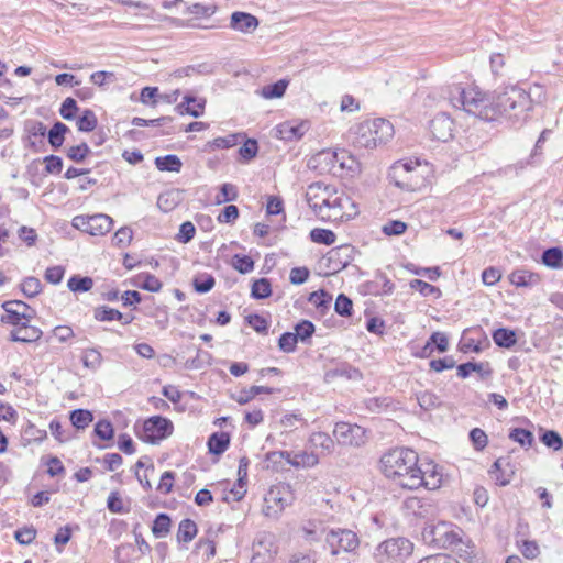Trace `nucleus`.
<instances>
[{
	"mask_svg": "<svg viewBox=\"0 0 563 563\" xmlns=\"http://www.w3.org/2000/svg\"><path fill=\"white\" fill-rule=\"evenodd\" d=\"M450 102L484 121H497L506 118L514 122L526 121L532 110L529 92L518 86H508L489 95L478 87L462 88L454 86L450 90Z\"/></svg>",
	"mask_w": 563,
	"mask_h": 563,
	"instance_id": "nucleus-1",
	"label": "nucleus"
},
{
	"mask_svg": "<svg viewBox=\"0 0 563 563\" xmlns=\"http://www.w3.org/2000/svg\"><path fill=\"white\" fill-rule=\"evenodd\" d=\"M418 454L407 448H396L385 453L380 459L384 475L405 489L421 487Z\"/></svg>",
	"mask_w": 563,
	"mask_h": 563,
	"instance_id": "nucleus-2",
	"label": "nucleus"
},
{
	"mask_svg": "<svg viewBox=\"0 0 563 563\" xmlns=\"http://www.w3.org/2000/svg\"><path fill=\"white\" fill-rule=\"evenodd\" d=\"M426 169L418 161H398L389 168L388 178L402 190L417 191L427 186Z\"/></svg>",
	"mask_w": 563,
	"mask_h": 563,
	"instance_id": "nucleus-3",
	"label": "nucleus"
},
{
	"mask_svg": "<svg viewBox=\"0 0 563 563\" xmlns=\"http://www.w3.org/2000/svg\"><path fill=\"white\" fill-rule=\"evenodd\" d=\"M393 124L385 119L377 118L360 123L355 129L354 144L358 147L373 148L385 144L394 136Z\"/></svg>",
	"mask_w": 563,
	"mask_h": 563,
	"instance_id": "nucleus-4",
	"label": "nucleus"
},
{
	"mask_svg": "<svg viewBox=\"0 0 563 563\" xmlns=\"http://www.w3.org/2000/svg\"><path fill=\"white\" fill-rule=\"evenodd\" d=\"M413 543L406 538H390L379 543L374 551L377 563H405L412 554Z\"/></svg>",
	"mask_w": 563,
	"mask_h": 563,
	"instance_id": "nucleus-5",
	"label": "nucleus"
},
{
	"mask_svg": "<svg viewBox=\"0 0 563 563\" xmlns=\"http://www.w3.org/2000/svg\"><path fill=\"white\" fill-rule=\"evenodd\" d=\"M460 530L453 529L451 523L441 521L437 525H428L423 528L424 542L437 548L446 549L462 542Z\"/></svg>",
	"mask_w": 563,
	"mask_h": 563,
	"instance_id": "nucleus-6",
	"label": "nucleus"
},
{
	"mask_svg": "<svg viewBox=\"0 0 563 563\" xmlns=\"http://www.w3.org/2000/svg\"><path fill=\"white\" fill-rule=\"evenodd\" d=\"M325 543L332 555L341 552L352 553L360 547V538L350 529H331L325 534Z\"/></svg>",
	"mask_w": 563,
	"mask_h": 563,
	"instance_id": "nucleus-7",
	"label": "nucleus"
},
{
	"mask_svg": "<svg viewBox=\"0 0 563 563\" xmlns=\"http://www.w3.org/2000/svg\"><path fill=\"white\" fill-rule=\"evenodd\" d=\"M329 214L328 221H347L358 214L357 205L349 195L336 188L332 199V209L325 210Z\"/></svg>",
	"mask_w": 563,
	"mask_h": 563,
	"instance_id": "nucleus-8",
	"label": "nucleus"
},
{
	"mask_svg": "<svg viewBox=\"0 0 563 563\" xmlns=\"http://www.w3.org/2000/svg\"><path fill=\"white\" fill-rule=\"evenodd\" d=\"M113 220L103 213L93 216H77L73 219V225L90 235H104L112 229Z\"/></svg>",
	"mask_w": 563,
	"mask_h": 563,
	"instance_id": "nucleus-9",
	"label": "nucleus"
},
{
	"mask_svg": "<svg viewBox=\"0 0 563 563\" xmlns=\"http://www.w3.org/2000/svg\"><path fill=\"white\" fill-rule=\"evenodd\" d=\"M340 150H322L314 154L308 162V166L319 174H331L339 177Z\"/></svg>",
	"mask_w": 563,
	"mask_h": 563,
	"instance_id": "nucleus-10",
	"label": "nucleus"
},
{
	"mask_svg": "<svg viewBox=\"0 0 563 563\" xmlns=\"http://www.w3.org/2000/svg\"><path fill=\"white\" fill-rule=\"evenodd\" d=\"M173 430L172 422L161 416H154L145 420L143 423V441L148 443H155L169 435Z\"/></svg>",
	"mask_w": 563,
	"mask_h": 563,
	"instance_id": "nucleus-11",
	"label": "nucleus"
},
{
	"mask_svg": "<svg viewBox=\"0 0 563 563\" xmlns=\"http://www.w3.org/2000/svg\"><path fill=\"white\" fill-rule=\"evenodd\" d=\"M291 503V493L289 486L282 485L269 489L265 497V514L266 516L276 517L282 512L285 507Z\"/></svg>",
	"mask_w": 563,
	"mask_h": 563,
	"instance_id": "nucleus-12",
	"label": "nucleus"
},
{
	"mask_svg": "<svg viewBox=\"0 0 563 563\" xmlns=\"http://www.w3.org/2000/svg\"><path fill=\"white\" fill-rule=\"evenodd\" d=\"M333 435L339 444L360 446L365 443V430L357 424L338 422Z\"/></svg>",
	"mask_w": 563,
	"mask_h": 563,
	"instance_id": "nucleus-13",
	"label": "nucleus"
},
{
	"mask_svg": "<svg viewBox=\"0 0 563 563\" xmlns=\"http://www.w3.org/2000/svg\"><path fill=\"white\" fill-rule=\"evenodd\" d=\"M5 314L1 317V321L12 325L22 324L33 318V310L25 302L20 300H10L2 303Z\"/></svg>",
	"mask_w": 563,
	"mask_h": 563,
	"instance_id": "nucleus-14",
	"label": "nucleus"
},
{
	"mask_svg": "<svg viewBox=\"0 0 563 563\" xmlns=\"http://www.w3.org/2000/svg\"><path fill=\"white\" fill-rule=\"evenodd\" d=\"M429 128L435 140L446 142L453 136L454 122L449 114L440 112L430 121Z\"/></svg>",
	"mask_w": 563,
	"mask_h": 563,
	"instance_id": "nucleus-15",
	"label": "nucleus"
},
{
	"mask_svg": "<svg viewBox=\"0 0 563 563\" xmlns=\"http://www.w3.org/2000/svg\"><path fill=\"white\" fill-rule=\"evenodd\" d=\"M258 19L247 12L235 11L231 14L229 26L244 34L253 33L258 26Z\"/></svg>",
	"mask_w": 563,
	"mask_h": 563,
	"instance_id": "nucleus-16",
	"label": "nucleus"
},
{
	"mask_svg": "<svg viewBox=\"0 0 563 563\" xmlns=\"http://www.w3.org/2000/svg\"><path fill=\"white\" fill-rule=\"evenodd\" d=\"M307 122H283L276 126V136L280 140L292 142L300 140L308 131Z\"/></svg>",
	"mask_w": 563,
	"mask_h": 563,
	"instance_id": "nucleus-17",
	"label": "nucleus"
},
{
	"mask_svg": "<svg viewBox=\"0 0 563 563\" xmlns=\"http://www.w3.org/2000/svg\"><path fill=\"white\" fill-rule=\"evenodd\" d=\"M272 547V536H264L254 542L251 563H272L275 552Z\"/></svg>",
	"mask_w": 563,
	"mask_h": 563,
	"instance_id": "nucleus-18",
	"label": "nucleus"
},
{
	"mask_svg": "<svg viewBox=\"0 0 563 563\" xmlns=\"http://www.w3.org/2000/svg\"><path fill=\"white\" fill-rule=\"evenodd\" d=\"M331 187V185H325L322 181L312 183L308 186L306 191V201L313 212H316V209L320 208L325 201L324 198Z\"/></svg>",
	"mask_w": 563,
	"mask_h": 563,
	"instance_id": "nucleus-19",
	"label": "nucleus"
},
{
	"mask_svg": "<svg viewBox=\"0 0 563 563\" xmlns=\"http://www.w3.org/2000/svg\"><path fill=\"white\" fill-rule=\"evenodd\" d=\"M30 321H25L22 324L15 325L16 328L11 331V340L14 342L31 343L40 340L42 331L29 324Z\"/></svg>",
	"mask_w": 563,
	"mask_h": 563,
	"instance_id": "nucleus-20",
	"label": "nucleus"
},
{
	"mask_svg": "<svg viewBox=\"0 0 563 563\" xmlns=\"http://www.w3.org/2000/svg\"><path fill=\"white\" fill-rule=\"evenodd\" d=\"M206 106L205 99H197L192 96H185L184 101L176 106V111L184 115L189 114L194 118L202 115Z\"/></svg>",
	"mask_w": 563,
	"mask_h": 563,
	"instance_id": "nucleus-21",
	"label": "nucleus"
},
{
	"mask_svg": "<svg viewBox=\"0 0 563 563\" xmlns=\"http://www.w3.org/2000/svg\"><path fill=\"white\" fill-rule=\"evenodd\" d=\"M352 253L353 249L350 245H341L335 249H332L328 253V261L330 263H333L334 271H340L346 267L349 263L352 261Z\"/></svg>",
	"mask_w": 563,
	"mask_h": 563,
	"instance_id": "nucleus-22",
	"label": "nucleus"
},
{
	"mask_svg": "<svg viewBox=\"0 0 563 563\" xmlns=\"http://www.w3.org/2000/svg\"><path fill=\"white\" fill-rule=\"evenodd\" d=\"M420 477L422 479L421 487L429 490L437 489L441 486L442 475L438 471L437 465L428 464L426 470L420 467Z\"/></svg>",
	"mask_w": 563,
	"mask_h": 563,
	"instance_id": "nucleus-23",
	"label": "nucleus"
},
{
	"mask_svg": "<svg viewBox=\"0 0 563 563\" xmlns=\"http://www.w3.org/2000/svg\"><path fill=\"white\" fill-rule=\"evenodd\" d=\"M336 377H345L347 379L358 380L362 378V374L357 368L346 364H342L333 369H329L324 374V380L327 383L333 382Z\"/></svg>",
	"mask_w": 563,
	"mask_h": 563,
	"instance_id": "nucleus-24",
	"label": "nucleus"
},
{
	"mask_svg": "<svg viewBox=\"0 0 563 563\" xmlns=\"http://www.w3.org/2000/svg\"><path fill=\"white\" fill-rule=\"evenodd\" d=\"M288 464L294 467L309 468L319 464V455L314 452L301 451L298 453H290Z\"/></svg>",
	"mask_w": 563,
	"mask_h": 563,
	"instance_id": "nucleus-25",
	"label": "nucleus"
},
{
	"mask_svg": "<svg viewBox=\"0 0 563 563\" xmlns=\"http://www.w3.org/2000/svg\"><path fill=\"white\" fill-rule=\"evenodd\" d=\"M301 530L305 539L309 542L319 541L323 537L325 538L328 532L324 525L318 520H308L302 525Z\"/></svg>",
	"mask_w": 563,
	"mask_h": 563,
	"instance_id": "nucleus-26",
	"label": "nucleus"
},
{
	"mask_svg": "<svg viewBox=\"0 0 563 563\" xmlns=\"http://www.w3.org/2000/svg\"><path fill=\"white\" fill-rule=\"evenodd\" d=\"M509 280L517 287L534 286L540 282L538 274L531 273L526 269H517L509 276Z\"/></svg>",
	"mask_w": 563,
	"mask_h": 563,
	"instance_id": "nucleus-27",
	"label": "nucleus"
},
{
	"mask_svg": "<svg viewBox=\"0 0 563 563\" xmlns=\"http://www.w3.org/2000/svg\"><path fill=\"white\" fill-rule=\"evenodd\" d=\"M309 444L313 449H320L324 454H330L334 450V440L324 432H313L309 438Z\"/></svg>",
	"mask_w": 563,
	"mask_h": 563,
	"instance_id": "nucleus-28",
	"label": "nucleus"
},
{
	"mask_svg": "<svg viewBox=\"0 0 563 563\" xmlns=\"http://www.w3.org/2000/svg\"><path fill=\"white\" fill-rule=\"evenodd\" d=\"M433 345L439 352L443 353L449 349L448 336L442 332H434L431 334L426 345L422 349L423 356H429L433 352Z\"/></svg>",
	"mask_w": 563,
	"mask_h": 563,
	"instance_id": "nucleus-29",
	"label": "nucleus"
},
{
	"mask_svg": "<svg viewBox=\"0 0 563 563\" xmlns=\"http://www.w3.org/2000/svg\"><path fill=\"white\" fill-rule=\"evenodd\" d=\"M339 177H344L347 175L354 174L357 168L358 164L354 156H352L347 151L340 150V156H339Z\"/></svg>",
	"mask_w": 563,
	"mask_h": 563,
	"instance_id": "nucleus-30",
	"label": "nucleus"
},
{
	"mask_svg": "<svg viewBox=\"0 0 563 563\" xmlns=\"http://www.w3.org/2000/svg\"><path fill=\"white\" fill-rule=\"evenodd\" d=\"M230 437L225 432H214L209 437L208 448L210 453L220 455L222 454L229 446Z\"/></svg>",
	"mask_w": 563,
	"mask_h": 563,
	"instance_id": "nucleus-31",
	"label": "nucleus"
},
{
	"mask_svg": "<svg viewBox=\"0 0 563 563\" xmlns=\"http://www.w3.org/2000/svg\"><path fill=\"white\" fill-rule=\"evenodd\" d=\"M93 317L96 320L104 322V321H122L123 324H129L131 322V319H124L123 314L113 308L101 306L95 309Z\"/></svg>",
	"mask_w": 563,
	"mask_h": 563,
	"instance_id": "nucleus-32",
	"label": "nucleus"
},
{
	"mask_svg": "<svg viewBox=\"0 0 563 563\" xmlns=\"http://www.w3.org/2000/svg\"><path fill=\"white\" fill-rule=\"evenodd\" d=\"M493 340L496 345L510 349L517 343L516 332L510 329L499 328L493 332Z\"/></svg>",
	"mask_w": 563,
	"mask_h": 563,
	"instance_id": "nucleus-33",
	"label": "nucleus"
},
{
	"mask_svg": "<svg viewBox=\"0 0 563 563\" xmlns=\"http://www.w3.org/2000/svg\"><path fill=\"white\" fill-rule=\"evenodd\" d=\"M155 166L161 172H176L178 173L183 166L180 158L177 155L168 154L155 158Z\"/></svg>",
	"mask_w": 563,
	"mask_h": 563,
	"instance_id": "nucleus-34",
	"label": "nucleus"
},
{
	"mask_svg": "<svg viewBox=\"0 0 563 563\" xmlns=\"http://www.w3.org/2000/svg\"><path fill=\"white\" fill-rule=\"evenodd\" d=\"M288 85L289 81L287 79H280L272 85L262 87L260 95L264 99L282 98L285 95Z\"/></svg>",
	"mask_w": 563,
	"mask_h": 563,
	"instance_id": "nucleus-35",
	"label": "nucleus"
},
{
	"mask_svg": "<svg viewBox=\"0 0 563 563\" xmlns=\"http://www.w3.org/2000/svg\"><path fill=\"white\" fill-rule=\"evenodd\" d=\"M197 525L191 519H183L177 531L178 542H190L197 534Z\"/></svg>",
	"mask_w": 563,
	"mask_h": 563,
	"instance_id": "nucleus-36",
	"label": "nucleus"
},
{
	"mask_svg": "<svg viewBox=\"0 0 563 563\" xmlns=\"http://www.w3.org/2000/svg\"><path fill=\"white\" fill-rule=\"evenodd\" d=\"M408 509H411L417 517L426 518L432 516L434 507L432 504L423 501L419 498H410L406 501Z\"/></svg>",
	"mask_w": 563,
	"mask_h": 563,
	"instance_id": "nucleus-37",
	"label": "nucleus"
},
{
	"mask_svg": "<svg viewBox=\"0 0 563 563\" xmlns=\"http://www.w3.org/2000/svg\"><path fill=\"white\" fill-rule=\"evenodd\" d=\"M69 131L68 126L62 122H56L48 131V142L54 148H58L63 145L65 134Z\"/></svg>",
	"mask_w": 563,
	"mask_h": 563,
	"instance_id": "nucleus-38",
	"label": "nucleus"
},
{
	"mask_svg": "<svg viewBox=\"0 0 563 563\" xmlns=\"http://www.w3.org/2000/svg\"><path fill=\"white\" fill-rule=\"evenodd\" d=\"M98 124L95 112L90 109H86L77 119L76 125L80 132H91Z\"/></svg>",
	"mask_w": 563,
	"mask_h": 563,
	"instance_id": "nucleus-39",
	"label": "nucleus"
},
{
	"mask_svg": "<svg viewBox=\"0 0 563 563\" xmlns=\"http://www.w3.org/2000/svg\"><path fill=\"white\" fill-rule=\"evenodd\" d=\"M563 261V251L560 247H550L542 253V263L551 268H558Z\"/></svg>",
	"mask_w": 563,
	"mask_h": 563,
	"instance_id": "nucleus-40",
	"label": "nucleus"
},
{
	"mask_svg": "<svg viewBox=\"0 0 563 563\" xmlns=\"http://www.w3.org/2000/svg\"><path fill=\"white\" fill-rule=\"evenodd\" d=\"M170 518L166 514H159L156 516L153 526L152 532L156 538H164L168 534L170 530Z\"/></svg>",
	"mask_w": 563,
	"mask_h": 563,
	"instance_id": "nucleus-41",
	"label": "nucleus"
},
{
	"mask_svg": "<svg viewBox=\"0 0 563 563\" xmlns=\"http://www.w3.org/2000/svg\"><path fill=\"white\" fill-rule=\"evenodd\" d=\"M290 457V452L288 451H273L266 454L267 468H272L273 471H279L284 461L288 463Z\"/></svg>",
	"mask_w": 563,
	"mask_h": 563,
	"instance_id": "nucleus-42",
	"label": "nucleus"
},
{
	"mask_svg": "<svg viewBox=\"0 0 563 563\" xmlns=\"http://www.w3.org/2000/svg\"><path fill=\"white\" fill-rule=\"evenodd\" d=\"M84 366L97 371L102 365L103 357L97 349H87L82 353Z\"/></svg>",
	"mask_w": 563,
	"mask_h": 563,
	"instance_id": "nucleus-43",
	"label": "nucleus"
},
{
	"mask_svg": "<svg viewBox=\"0 0 563 563\" xmlns=\"http://www.w3.org/2000/svg\"><path fill=\"white\" fill-rule=\"evenodd\" d=\"M310 239L314 243L332 245L336 240V235L331 230L316 228L310 231Z\"/></svg>",
	"mask_w": 563,
	"mask_h": 563,
	"instance_id": "nucleus-44",
	"label": "nucleus"
},
{
	"mask_svg": "<svg viewBox=\"0 0 563 563\" xmlns=\"http://www.w3.org/2000/svg\"><path fill=\"white\" fill-rule=\"evenodd\" d=\"M92 419V413L86 409H75L70 412L71 424L77 429H85Z\"/></svg>",
	"mask_w": 563,
	"mask_h": 563,
	"instance_id": "nucleus-45",
	"label": "nucleus"
},
{
	"mask_svg": "<svg viewBox=\"0 0 563 563\" xmlns=\"http://www.w3.org/2000/svg\"><path fill=\"white\" fill-rule=\"evenodd\" d=\"M272 295L271 283L267 278L256 279L251 289V296L255 299H265Z\"/></svg>",
	"mask_w": 563,
	"mask_h": 563,
	"instance_id": "nucleus-46",
	"label": "nucleus"
},
{
	"mask_svg": "<svg viewBox=\"0 0 563 563\" xmlns=\"http://www.w3.org/2000/svg\"><path fill=\"white\" fill-rule=\"evenodd\" d=\"M67 286L74 292L89 291L93 286V280L90 277L73 276L68 279Z\"/></svg>",
	"mask_w": 563,
	"mask_h": 563,
	"instance_id": "nucleus-47",
	"label": "nucleus"
},
{
	"mask_svg": "<svg viewBox=\"0 0 563 563\" xmlns=\"http://www.w3.org/2000/svg\"><path fill=\"white\" fill-rule=\"evenodd\" d=\"M216 284V279L210 274H202L194 278L192 286L199 294H206L210 291Z\"/></svg>",
	"mask_w": 563,
	"mask_h": 563,
	"instance_id": "nucleus-48",
	"label": "nucleus"
},
{
	"mask_svg": "<svg viewBox=\"0 0 563 563\" xmlns=\"http://www.w3.org/2000/svg\"><path fill=\"white\" fill-rule=\"evenodd\" d=\"M91 153L87 143L82 142L78 145L70 146L67 150V157L75 163H81Z\"/></svg>",
	"mask_w": 563,
	"mask_h": 563,
	"instance_id": "nucleus-49",
	"label": "nucleus"
},
{
	"mask_svg": "<svg viewBox=\"0 0 563 563\" xmlns=\"http://www.w3.org/2000/svg\"><path fill=\"white\" fill-rule=\"evenodd\" d=\"M137 286L145 290L157 292L162 288V283L154 275L143 274L137 277Z\"/></svg>",
	"mask_w": 563,
	"mask_h": 563,
	"instance_id": "nucleus-50",
	"label": "nucleus"
},
{
	"mask_svg": "<svg viewBox=\"0 0 563 563\" xmlns=\"http://www.w3.org/2000/svg\"><path fill=\"white\" fill-rule=\"evenodd\" d=\"M509 438L511 440H514L515 442H518L522 446H525V445L531 446L534 441V437H533L532 432H530L526 429H522V428L512 429L509 433Z\"/></svg>",
	"mask_w": 563,
	"mask_h": 563,
	"instance_id": "nucleus-51",
	"label": "nucleus"
},
{
	"mask_svg": "<svg viewBox=\"0 0 563 563\" xmlns=\"http://www.w3.org/2000/svg\"><path fill=\"white\" fill-rule=\"evenodd\" d=\"M419 406L424 410H431L440 406V398L431 391H422L417 396Z\"/></svg>",
	"mask_w": 563,
	"mask_h": 563,
	"instance_id": "nucleus-52",
	"label": "nucleus"
},
{
	"mask_svg": "<svg viewBox=\"0 0 563 563\" xmlns=\"http://www.w3.org/2000/svg\"><path fill=\"white\" fill-rule=\"evenodd\" d=\"M21 290L26 297H35L42 290L40 279L35 277H26L21 284Z\"/></svg>",
	"mask_w": 563,
	"mask_h": 563,
	"instance_id": "nucleus-53",
	"label": "nucleus"
},
{
	"mask_svg": "<svg viewBox=\"0 0 563 563\" xmlns=\"http://www.w3.org/2000/svg\"><path fill=\"white\" fill-rule=\"evenodd\" d=\"M334 310L338 314L342 317H350L353 310V302L347 296H345L344 294H340L336 297Z\"/></svg>",
	"mask_w": 563,
	"mask_h": 563,
	"instance_id": "nucleus-54",
	"label": "nucleus"
},
{
	"mask_svg": "<svg viewBox=\"0 0 563 563\" xmlns=\"http://www.w3.org/2000/svg\"><path fill=\"white\" fill-rule=\"evenodd\" d=\"M262 393L272 394L273 389L264 386H252L249 390L241 391L236 401L241 405L247 404L251 399Z\"/></svg>",
	"mask_w": 563,
	"mask_h": 563,
	"instance_id": "nucleus-55",
	"label": "nucleus"
},
{
	"mask_svg": "<svg viewBox=\"0 0 563 563\" xmlns=\"http://www.w3.org/2000/svg\"><path fill=\"white\" fill-rule=\"evenodd\" d=\"M238 198V191L232 184H223L220 192L216 196V203L221 205L229 201H234Z\"/></svg>",
	"mask_w": 563,
	"mask_h": 563,
	"instance_id": "nucleus-56",
	"label": "nucleus"
},
{
	"mask_svg": "<svg viewBox=\"0 0 563 563\" xmlns=\"http://www.w3.org/2000/svg\"><path fill=\"white\" fill-rule=\"evenodd\" d=\"M232 265L241 274H247L254 269V262L247 255H241V254L234 255Z\"/></svg>",
	"mask_w": 563,
	"mask_h": 563,
	"instance_id": "nucleus-57",
	"label": "nucleus"
},
{
	"mask_svg": "<svg viewBox=\"0 0 563 563\" xmlns=\"http://www.w3.org/2000/svg\"><path fill=\"white\" fill-rule=\"evenodd\" d=\"M541 441L544 445L548 448H552L553 450L558 451L563 446V440L561 435L553 430H548L541 435Z\"/></svg>",
	"mask_w": 563,
	"mask_h": 563,
	"instance_id": "nucleus-58",
	"label": "nucleus"
},
{
	"mask_svg": "<svg viewBox=\"0 0 563 563\" xmlns=\"http://www.w3.org/2000/svg\"><path fill=\"white\" fill-rule=\"evenodd\" d=\"M78 111L77 102L75 99L68 97L66 98L59 109V114L65 120H73L76 117Z\"/></svg>",
	"mask_w": 563,
	"mask_h": 563,
	"instance_id": "nucleus-59",
	"label": "nucleus"
},
{
	"mask_svg": "<svg viewBox=\"0 0 563 563\" xmlns=\"http://www.w3.org/2000/svg\"><path fill=\"white\" fill-rule=\"evenodd\" d=\"M332 297L325 290H317L310 294L309 301L313 303L317 308H328Z\"/></svg>",
	"mask_w": 563,
	"mask_h": 563,
	"instance_id": "nucleus-60",
	"label": "nucleus"
},
{
	"mask_svg": "<svg viewBox=\"0 0 563 563\" xmlns=\"http://www.w3.org/2000/svg\"><path fill=\"white\" fill-rule=\"evenodd\" d=\"M313 332L314 325L308 320H302L295 327V335H297V340L306 341L313 334Z\"/></svg>",
	"mask_w": 563,
	"mask_h": 563,
	"instance_id": "nucleus-61",
	"label": "nucleus"
},
{
	"mask_svg": "<svg viewBox=\"0 0 563 563\" xmlns=\"http://www.w3.org/2000/svg\"><path fill=\"white\" fill-rule=\"evenodd\" d=\"M297 335L291 332L283 333L278 340V347L286 353L294 352L297 345Z\"/></svg>",
	"mask_w": 563,
	"mask_h": 563,
	"instance_id": "nucleus-62",
	"label": "nucleus"
},
{
	"mask_svg": "<svg viewBox=\"0 0 563 563\" xmlns=\"http://www.w3.org/2000/svg\"><path fill=\"white\" fill-rule=\"evenodd\" d=\"M410 287L418 290L422 296L440 295V289L421 279H413Z\"/></svg>",
	"mask_w": 563,
	"mask_h": 563,
	"instance_id": "nucleus-63",
	"label": "nucleus"
},
{
	"mask_svg": "<svg viewBox=\"0 0 563 563\" xmlns=\"http://www.w3.org/2000/svg\"><path fill=\"white\" fill-rule=\"evenodd\" d=\"M132 238V230L128 227H123L115 232L113 243L119 247H125L131 243Z\"/></svg>",
	"mask_w": 563,
	"mask_h": 563,
	"instance_id": "nucleus-64",
	"label": "nucleus"
}]
</instances>
